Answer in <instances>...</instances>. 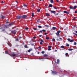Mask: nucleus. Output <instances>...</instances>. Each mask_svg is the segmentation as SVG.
Returning <instances> with one entry per match:
<instances>
[{"label":"nucleus","mask_w":77,"mask_h":77,"mask_svg":"<svg viewBox=\"0 0 77 77\" xmlns=\"http://www.w3.org/2000/svg\"><path fill=\"white\" fill-rule=\"evenodd\" d=\"M43 56L45 57H47V56H48V55L46 54H45L43 55Z\"/></svg>","instance_id":"nucleus-13"},{"label":"nucleus","mask_w":77,"mask_h":77,"mask_svg":"<svg viewBox=\"0 0 77 77\" xmlns=\"http://www.w3.org/2000/svg\"><path fill=\"white\" fill-rule=\"evenodd\" d=\"M59 59H57V64H59Z\"/></svg>","instance_id":"nucleus-24"},{"label":"nucleus","mask_w":77,"mask_h":77,"mask_svg":"<svg viewBox=\"0 0 77 77\" xmlns=\"http://www.w3.org/2000/svg\"><path fill=\"white\" fill-rule=\"evenodd\" d=\"M38 27H39V28H42V26H41L39 25L38 26Z\"/></svg>","instance_id":"nucleus-33"},{"label":"nucleus","mask_w":77,"mask_h":77,"mask_svg":"<svg viewBox=\"0 0 77 77\" xmlns=\"http://www.w3.org/2000/svg\"><path fill=\"white\" fill-rule=\"evenodd\" d=\"M2 31H5V29H3L2 30Z\"/></svg>","instance_id":"nucleus-54"},{"label":"nucleus","mask_w":77,"mask_h":77,"mask_svg":"<svg viewBox=\"0 0 77 77\" xmlns=\"http://www.w3.org/2000/svg\"><path fill=\"white\" fill-rule=\"evenodd\" d=\"M73 34H74V35H75L77 36V34H75V32H73Z\"/></svg>","instance_id":"nucleus-35"},{"label":"nucleus","mask_w":77,"mask_h":77,"mask_svg":"<svg viewBox=\"0 0 77 77\" xmlns=\"http://www.w3.org/2000/svg\"><path fill=\"white\" fill-rule=\"evenodd\" d=\"M74 45H77V43H76V42H74Z\"/></svg>","instance_id":"nucleus-32"},{"label":"nucleus","mask_w":77,"mask_h":77,"mask_svg":"<svg viewBox=\"0 0 77 77\" xmlns=\"http://www.w3.org/2000/svg\"><path fill=\"white\" fill-rule=\"evenodd\" d=\"M42 36V35H39V37H41V36Z\"/></svg>","instance_id":"nucleus-53"},{"label":"nucleus","mask_w":77,"mask_h":77,"mask_svg":"<svg viewBox=\"0 0 77 77\" xmlns=\"http://www.w3.org/2000/svg\"><path fill=\"white\" fill-rule=\"evenodd\" d=\"M6 24H8V23H9V22L8 21L6 22Z\"/></svg>","instance_id":"nucleus-55"},{"label":"nucleus","mask_w":77,"mask_h":77,"mask_svg":"<svg viewBox=\"0 0 77 77\" xmlns=\"http://www.w3.org/2000/svg\"><path fill=\"white\" fill-rule=\"evenodd\" d=\"M41 42H43V43H44V41H43V39H41Z\"/></svg>","instance_id":"nucleus-34"},{"label":"nucleus","mask_w":77,"mask_h":77,"mask_svg":"<svg viewBox=\"0 0 77 77\" xmlns=\"http://www.w3.org/2000/svg\"><path fill=\"white\" fill-rule=\"evenodd\" d=\"M66 46H67V47H69V45L68 44V43H66Z\"/></svg>","instance_id":"nucleus-31"},{"label":"nucleus","mask_w":77,"mask_h":77,"mask_svg":"<svg viewBox=\"0 0 77 77\" xmlns=\"http://www.w3.org/2000/svg\"><path fill=\"white\" fill-rule=\"evenodd\" d=\"M46 39H47V40H48V39H50V37H46Z\"/></svg>","instance_id":"nucleus-26"},{"label":"nucleus","mask_w":77,"mask_h":77,"mask_svg":"<svg viewBox=\"0 0 77 77\" xmlns=\"http://www.w3.org/2000/svg\"><path fill=\"white\" fill-rule=\"evenodd\" d=\"M74 40L73 39H72L71 40H70V42H74Z\"/></svg>","instance_id":"nucleus-22"},{"label":"nucleus","mask_w":77,"mask_h":77,"mask_svg":"<svg viewBox=\"0 0 77 77\" xmlns=\"http://www.w3.org/2000/svg\"><path fill=\"white\" fill-rule=\"evenodd\" d=\"M1 3H2V4H3V3H5V2H3V1H2Z\"/></svg>","instance_id":"nucleus-48"},{"label":"nucleus","mask_w":77,"mask_h":77,"mask_svg":"<svg viewBox=\"0 0 77 77\" xmlns=\"http://www.w3.org/2000/svg\"><path fill=\"white\" fill-rule=\"evenodd\" d=\"M52 41H54V42L55 41V39H52Z\"/></svg>","instance_id":"nucleus-50"},{"label":"nucleus","mask_w":77,"mask_h":77,"mask_svg":"<svg viewBox=\"0 0 77 77\" xmlns=\"http://www.w3.org/2000/svg\"><path fill=\"white\" fill-rule=\"evenodd\" d=\"M34 30H36L37 29L36 28H33Z\"/></svg>","instance_id":"nucleus-44"},{"label":"nucleus","mask_w":77,"mask_h":77,"mask_svg":"<svg viewBox=\"0 0 77 77\" xmlns=\"http://www.w3.org/2000/svg\"><path fill=\"white\" fill-rule=\"evenodd\" d=\"M5 18V16H2L1 17V18H2V19H3V18Z\"/></svg>","instance_id":"nucleus-18"},{"label":"nucleus","mask_w":77,"mask_h":77,"mask_svg":"<svg viewBox=\"0 0 77 77\" xmlns=\"http://www.w3.org/2000/svg\"><path fill=\"white\" fill-rule=\"evenodd\" d=\"M24 47H25V48H29L27 45H25Z\"/></svg>","instance_id":"nucleus-15"},{"label":"nucleus","mask_w":77,"mask_h":77,"mask_svg":"<svg viewBox=\"0 0 77 77\" xmlns=\"http://www.w3.org/2000/svg\"><path fill=\"white\" fill-rule=\"evenodd\" d=\"M67 40H68L69 41H71V39H70V38H68V39H67Z\"/></svg>","instance_id":"nucleus-40"},{"label":"nucleus","mask_w":77,"mask_h":77,"mask_svg":"<svg viewBox=\"0 0 77 77\" xmlns=\"http://www.w3.org/2000/svg\"><path fill=\"white\" fill-rule=\"evenodd\" d=\"M11 32L12 34H14V35H15L16 33H17V31L16 30H14L11 31Z\"/></svg>","instance_id":"nucleus-3"},{"label":"nucleus","mask_w":77,"mask_h":77,"mask_svg":"<svg viewBox=\"0 0 77 77\" xmlns=\"http://www.w3.org/2000/svg\"><path fill=\"white\" fill-rule=\"evenodd\" d=\"M56 15H59V14H58V13H57V14H56Z\"/></svg>","instance_id":"nucleus-63"},{"label":"nucleus","mask_w":77,"mask_h":77,"mask_svg":"<svg viewBox=\"0 0 77 77\" xmlns=\"http://www.w3.org/2000/svg\"><path fill=\"white\" fill-rule=\"evenodd\" d=\"M41 20H37V22H41Z\"/></svg>","instance_id":"nucleus-27"},{"label":"nucleus","mask_w":77,"mask_h":77,"mask_svg":"<svg viewBox=\"0 0 77 77\" xmlns=\"http://www.w3.org/2000/svg\"><path fill=\"white\" fill-rule=\"evenodd\" d=\"M45 52L44 51H42V54H44V53Z\"/></svg>","instance_id":"nucleus-47"},{"label":"nucleus","mask_w":77,"mask_h":77,"mask_svg":"<svg viewBox=\"0 0 77 77\" xmlns=\"http://www.w3.org/2000/svg\"><path fill=\"white\" fill-rule=\"evenodd\" d=\"M64 12L65 13V14H69V12H67L66 11H64Z\"/></svg>","instance_id":"nucleus-12"},{"label":"nucleus","mask_w":77,"mask_h":77,"mask_svg":"<svg viewBox=\"0 0 77 77\" xmlns=\"http://www.w3.org/2000/svg\"><path fill=\"white\" fill-rule=\"evenodd\" d=\"M39 32L41 33H42L43 32H46V30H45V29H43L42 30L40 31Z\"/></svg>","instance_id":"nucleus-7"},{"label":"nucleus","mask_w":77,"mask_h":77,"mask_svg":"<svg viewBox=\"0 0 77 77\" xmlns=\"http://www.w3.org/2000/svg\"><path fill=\"white\" fill-rule=\"evenodd\" d=\"M22 18H23V19H25L26 18H27V16L26 15H23L22 16H21Z\"/></svg>","instance_id":"nucleus-4"},{"label":"nucleus","mask_w":77,"mask_h":77,"mask_svg":"<svg viewBox=\"0 0 77 77\" xmlns=\"http://www.w3.org/2000/svg\"><path fill=\"white\" fill-rule=\"evenodd\" d=\"M8 45L10 47H11V44L10 43L8 44Z\"/></svg>","instance_id":"nucleus-39"},{"label":"nucleus","mask_w":77,"mask_h":77,"mask_svg":"<svg viewBox=\"0 0 77 77\" xmlns=\"http://www.w3.org/2000/svg\"><path fill=\"white\" fill-rule=\"evenodd\" d=\"M75 32L77 33V31H76Z\"/></svg>","instance_id":"nucleus-64"},{"label":"nucleus","mask_w":77,"mask_h":77,"mask_svg":"<svg viewBox=\"0 0 77 77\" xmlns=\"http://www.w3.org/2000/svg\"><path fill=\"white\" fill-rule=\"evenodd\" d=\"M63 76V74H60L59 75V76L60 77H62Z\"/></svg>","instance_id":"nucleus-28"},{"label":"nucleus","mask_w":77,"mask_h":77,"mask_svg":"<svg viewBox=\"0 0 77 77\" xmlns=\"http://www.w3.org/2000/svg\"><path fill=\"white\" fill-rule=\"evenodd\" d=\"M60 39H61V40H62V38H60Z\"/></svg>","instance_id":"nucleus-62"},{"label":"nucleus","mask_w":77,"mask_h":77,"mask_svg":"<svg viewBox=\"0 0 77 77\" xmlns=\"http://www.w3.org/2000/svg\"><path fill=\"white\" fill-rule=\"evenodd\" d=\"M56 1L57 2H59V0H57Z\"/></svg>","instance_id":"nucleus-59"},{"label":"nucleus","mask_w":77,"mask_h":77,"mask_svg":"<svg viewBox=\"0 0 77 77\" xmlns=\"http://www.w3.org/2000/svg\"><path fill=\"white\" fill-rule=\"evenodd\" d=\"M37 54H39V52H38L37 53Z\"/></svg>","instance_id":"nucleus-61"},{"label":"nucleus","mask_w":77,"mask_h":77,"mask_svg":"<svg viewBox=\"0 0 77 77\" xmlns=\"http://www.w3.org/2000/svg\"><path fill=\"white\" fill-rule=\"evenodd\" d=\"M33 16H34V13H33L32 14V16L33 17Z\"/></svg>","instance_id":"nucleus-42"},{"label":"nucleus","mask_w":77,"mask_h":77,"mask_svg":"<svg viewBox=\"0 0 77 77\" xmlns=\"http://www.w3.org/2000/svg\"><path fill=\"white\" fill-rule=\"evenodd\" d=\"M53 0H51V3H53Z\"/></svg>","instance_id":"nucleus-37"},{"label":"nucleus","mask_w":77,"mask_h":77,"mask_svg":"<svg viewBox=\"0 0 77 77\" xmlns=\"http://www.w3.org/2000/svg\"><path fill=\"white\" fill-rule=\"evenodd\" d=\"M56 28L55 27H52V29L53 30H56Z\"/></svg>","instance_id":"nucleus-19"},{"label":"nucleus","mask_w":77,"mask_h":77,"mask_svg":"<svg viewBox=\"0 0 77 77\" xmlns=\"http://www.w3.org/2000/svg\"><path fill=\"white\" fill-rule=\"evenodd\" d=\"M51 13H56V11H51Z\"/></svg>","instance_id":"nucleus-17"},{"label":"nucleus","mask_w":77,"mask_h":77,"mask_svg":"<svg viewBox=\"0 0 77 77\" xmlns=\"http://www.w3.org/2000/svg\"><path fill=\"white\" fill-rule=\"evenodd\" d=\"M5 54H9L11 56H12L11 54H8L9 52H8V51H5Z\"/></svg>","instance_id":"nucleus-8"},{"label":"nucleus","mask_w":77,"mask_h":77,"mask_svg":"<svg viewBox=\"0 0 77 77\" xmlns=\"http://www.w3.org/2000/svg\"><path fill=\"white\" fill-rule=\"evenodd\" d=\"M48 48H51V46L48 45Z\"/></svg>","instance_id":"nucleus-25"},{"label":"nucleus","mask_w":77,"mask_h":77,"mask_svg":"<svg viewBox=\"0 0 77 77\" xmlns=\"http://www.w3.org/2000/svg\"><path fill=\"white\" fill-rule=\"evenodd\" d=\"M45 27H46L48 28L49 27H50V26L48 25H45Z\"/></svg>","instance_id":"nucleus-16"},{"label":"nucleus","mask_w":77,"mask_h":77,"mask_svg":"<svg viewBox=\"0 0 77 77\" xmlns=\"http://www.w3.org/2000/svg\"><path fill=\"white\" fill-rule=\"evenodd\" d=\"M48 51H50L51 50V48H48Z\"/></svg>","instance_id":"nucleus-43"},{"label":"nucleus","mask_w":77,"mask_h":77,"mask_svg":"<svg viewBox=\"0 0 77 77\" xmlns=\"http://www.w3.org/2000/svg\"><path fill=\"white\" fill-rule=\"evenodd\" d=\"M73 20H77V18L76 17L75 18L73 19Z\"/></svg>","instance_id":"nucleus-51"},{"label":"nucleus","mask_w":77,"mask_h":77,"mask_svg":"<svg viewBox=\"0 0 77 77\" xmlns=\"http://www.w3.org/2000/svg\"><path fill=\"white\" fill-rule=\"evenodd\" d=\"M49 7L50 8L52 7V5L51 4H49Z\"/></svg>","instance_id":"nucleus-23"},{"label":"nucleus","mask_w":77,"mask_h":77,"mask_svg":"<svg viewBox=\"0 0 77 77\" xmlns=\"http://www.w3.org/2000/svg\"><path fill=\"white\" fill-rule=\"evenodd\" d=\"M68 55V53H66L65 54L66 56H67V55Z\"/></svg>","instance_id":"nucleus-38"},{"label":"nucleus","mask_w":77,"mask_h":77,"mask_svg":"<svg viewBox=\"0 0 77 77\" xmlns=\"http://www.w3.org/2000/svg\"><path fill=\"white\" fill-rule=\"evenodd\" d=\"M61 48H64V46H61Z\"/></svg>","instance_id":"nucleus-41"},{"label":"nucleus","mask_w":77,"mask_h":77,"mask_svg":"<svg viewBox=\"0 0 77 77\" xmlns=\"http://www.w3.org/2000/svg\"><path fill=\"white\" fill-rule=\"evenodd\" d=\"M77 8V6H70L69 8V9H75Z\"/></svg>","instance_id":"nucleus-1"},{"label":"nucleus","mask_w":77,"mask_h":77,"mask_svg":"<svg viewBox=\"0 0 77 77\" xmlns=\"http://www.w3.org/2000/svg\"><path fill=\"white\" fill-rule=\"evenodd\" d=\"M32 51V49H29L27 51L28 52H30V51Z\"/></svg>","instance_id":"nucleus-14"},{"label":"nucleus","mask_w":77,"mask_h":77,"mask_svg":"<svg viewBox=\"0 0 77 77\" xmlns=\"http://www.w3.org/2000/svg\"><path fill=\"white\" fill-rule=\"evenodd\" d=\"M57 41H60V40H59V38H57Z\"/></svg>","instance_id":"nucleus-46"},{"label":"nucleus","mask_w":77,"mask_h":77,"mask_svg":"<svg viewBox=\"0 0 77 77\" xmlns=\"http://www.w3.org/2000/svg\"><path fill=\"white\" fill-rule=\"evenodd\" d=\"M42 44H43V42H40V44H41V45H42Z\"/></svg>","instance_id":"nucleus-45"},{"label":"nucleus","mask_w":77,"mask_h":77,"mask_svg":"<svg viewBox=\"0 0 77 77\" xmlns=\"http://www.w3.org/2000/svg\"><path fill=\"white\" fill-rule=\"evenodd\" d=\"M23 6L24 7H26V6H27V5H26V4H23Z\"/></svg>","instance_id":"nucleus-36"},{"label":"nucleus","mask_w":77,"mask_h":77,"mask_svg":"<svg viewBox=\"0 0 77 77\" xmlns=\"http://www.w3.org/2000/svg\"><path fill=\"white\" fill-rule=\"evenodd\" d=\"M22 38V37H19V39H21V38Z\"/></svg>","instance_id":"nucleus-60"},{"label":"nucleus","mask_w":77,"mask_h":77,"mask_svg":"<svg viewBox=\"0 0 77 77\" xmlns=\"http://www.w3.org/2000/svg\"><path fill=\"white\" fill-rule=\"evenodd\" d=\"M54 9H57V8H56V7H54Z\"/></svg>","instance_id":"nucleus-56"},{"label":"nucleus","mask_w":77,"mask_h":77,"mask_svg":"<svg viewBox=\"0 0 77 77\" xmlns=\"http://www.w3.org/2000/svg\"><path fill=\"white\" fill-rule=\"evenodd\" d=\"M11 55L13 56V57H14V56H16V54H15L14 53H11Z\"/></svg>","instance_id":"nucleus-11"},{"label":"nucleus","mask_w":77,"mask_h":77,"mask_svg":"<svg viewBox=\"0 0 77 77\" xmlns=\"http://www.w3.org/2000/svg\"><path fill=\"white\" fill-rule=\"evenodd\" d=\"M61 32V31L59 30V31H57V33H56L57 36H60V34L59 33H60Z\"/></svg>","instance_id":"nucleus-2"},{"label":"nucleus","mask_w":77,"mask_h":77,"mask_svg":"<svg viewBox=\"0 0 77 77\" xmlns=\"http://www.w3.org/2000/svg\"><path fill=\"white\" fill-rule=\"evenodd\" d=\"M21 18H22V16H18L17 17V19L18 20H20V19H21Z\"/></svg>","instance_id":"nucleus-10"},{"label":"nucleus","mask_w":77,"mask_h":77,"mask_svg":"<svg viewBox=\"0 0 77 77\" xmlns=\"http://www.w3.org/2000/svg\"><path fill=\"white\" fill-rule=\"evenodd\" d=\"M52 73L53 74H57V72H56V71H53L52 72Z\"/></svg>","instance_id":"nucleus-6"},{"label":"nucleus","mask_w":77,"mask_h":77,"mask_svg":"<svg viewBox=\"0 0 77 77\" xmlns=\"http://www.w3.org/2000/svg\"><path fill=\"white\" fill-rule=\"evenodd\" d=\"M15 41H19V39H18V38H17V39H16L15 40Z\"/></svg>","instance_id":"nucleus-20"},{"label":"nucleus","mask_w":77,"mask_h":77,"mask_svg":"<svg viewBox=\"0 0 77 77\" xmlns=\"http://www.w3.org/2000/svg\"><path fill=\"white\" fill-rule=\"evenodd\" d=\"M46 16H48V17H49L50 16V14H46Z\"/></svg>","instance_id":"nucleus-29"},{"label":"nucleus","mask_w":77,"mask_h":77,"mask_svg":"<svg viewBox=\"0 0 77 77\" xmlns=\"http://www.w3.org/2000/svg\"><path fill=\"white\" fill-rule=\"evenodd\" d=\"M9 26H8V25H4V27L5 28V29H6V28H7V27H8Z\"/></svg>","instance_id":"nucleus-9"},{"label":"nucleus","mask_w":77,"mask_h":77,"mask_svg":"<svg viewBox=\"0 0 77 77\" xmlns=\"http://www.w3.org/2000/svg\"><path fill=\"white\" fill-rule=\"evenodd\" d=\"M69 51H72V50H73V49H69Z\"/></svg>","instance_id":"nucleus-21"},{"label":"nucleus","mask_w":77,"mask_h":77,"mask_svg":"<svg viewBox=\"0 0 77 77\" xmlns=\"http://www.w3.org/2000/svg\"><path fill=\"white\" fill-rule=\"evenodd\" d=\"M37 12H40V9H37Z\"/></svg>","instance_id":"nucleus-30"},{"label":"nucleus","mask_w":77,"mask_h":77,"mask_svg":"<svg viewBox=\"0 0 77 77\" xmlns=\"http://www.w3.org/2000/svg\"><path fill=\"white\" fill-rule=\"evenodd\" d=\"M14 22H12L11 23H10L8 25V26H12L14 25Z\"/></svg>","instance_id":"nucleus-5"},{"label":"nucleus","mask_w":77,"mask_h":77,"mask_svg":"<svg viewBox=\"0 0 77 77\" xmlns=\"http://www.w3.org/2000/svg\"><path fill=\"white\" fill-rule=\"evenodd\" d=\"M75 14H77V11H75Z\"/></svg>","instance_id":"nucleus-58"},{"label":"nucleus","mask_w":77,"mask_h":77,"mask_svg":"<svg viewBox=\"0 0 77 77\" xmlns=\"http://www.w3.org/2000/svg\"><path fill=\"white\" fill-rule=\"evenodd\" d=\"M33 39H36V37H33Z\"/></svg>","instance_id":"nucleus-52"},{"label":"nucleus","mask_w":77,"mask_h":77,"mask_svg":"<svg viewBox=\"0 0 77 77\" xmlns=\"http://www.w3.org/2000/svg\"><path fill=\"white\" fill-rule=\"evenodd\" d=\"M45 35H47V33H45Z\"/></svg>","instance_id":"nucleus-57"},{"label":"nucleus","mask_w":77,"mask_h":77,"mask_svg":"<svg viewBox=\"0 0 77 77\" xmlns=\"http://www.w3.org/2000/svg\"><path fill=\"white\" fill-rule=\"evenodd\" d=\"M25 29H26V30H28V29H29V28L27 27L26 28H25Z\"/></svg>","instance_id":"nucleus-49"}]
</instances>
